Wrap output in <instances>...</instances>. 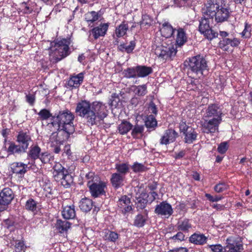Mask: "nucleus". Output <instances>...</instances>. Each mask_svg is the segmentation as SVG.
Returning <instances> with one entry per match:
<instances>
[{
  "label": "nucleus",
  "mask_w": 252,
  "mask_h": 252,
  "mask_svg": "<svg viewBox=\"0 0 252 252\" xmlns=\"http://www.w3.org/2000/svg\"><path fill=\"white\" fill-rule=\"evenodd\" d=\"M23 6L24 7L23 8V12L25 14H29L31 13L32 11V9L27 5V3L24 2L22 3Z\"/></svg>",
  "instance_id": "nucleus-63"
},
{
  "label": "nucleus",
  "mask_w": 252,
  "mask_h": 252,
  "mask_svg": "<svg viewBox=\"0 0 252 252\" xmlns=\"http://www.w3.org/2000/svg\"><path fill=\"white\" fill-rule=\"evenodd\" d=\"M8 153V155H13L15 154H21L22 153H25L26 152L25 149H23L20 145H16L13 142H10L7 149H6V146H4L3 148Z\"/></svg>",
  "instance_id": "nucleus-22"
},
{
  "label": "nucleus",
  "mask_w": 252,
  "mask_h": 252,
  "mask_svg": "<svg viewBox=\"0 0 252 252\" xmlns=\"http://www.w3.org/2000/svg\"><path fill=\"white\" fill-rule=\"evenodd\" d=\"M205 196L209 201L212 202L220 201L223 198L222 196L217 195L213 196L209 193H206Z\"/></svg>",
  "instance_id": "nucleus-51"
},
{
  "label": "nucleus",
  "mask_w": 252,
  "mask_h": 252,
  "mask_svg": "<svg viewBox=\"0 0 252 252\" xmlns=\"http://www.w3.org/2000/svg\"><path fill=\"white\" fill-rule=\"evenodd\" d=\"M75 112L84 119L89 126L101 124L108 114L106 104L98 101L90 102L86 100L77 103Z\"/></svg>",
  "instance_id": "nucleus-2"
},
{
  "label": "nucleus",
  "mask_w": 252,
  "mask_h": 252,
  "mask_svg": "<svg viewBox=\"0 0 252 252\" xmlns=\"http://www.w3.org/2000/svg\"><path fill=\"white\" fill-rule=\"evenodd\" d=\"M100 16L99 12L94 11L88 12L84 15L85 21L88 23L91 24L98 20Z\"/></svg>",
  "instance_id": "nucleus-32"
},
{
  "label": "nucleus",
  "mask_w": 252,
  "mask_h": 252,
  "mask_svg": "<svg viewBox=\"0 0 252 252\" xmlns=\"http://www.w3.org/2000/svg\"><path fill=\"white\" fill-rule=\"evenodd\" d=\"M227 189V186L223 183L217 184L214 188L215 191L217 193L222 192Z\"/></svg>",
  "instance_id": "nucleus-50"
},
{
  "label": "nucleus",
  "mask_w": 252,
  "mask_h": 252,
  "mask_svg": "<svg viewBox=\"0 0 252 252\" xmlns=\"http://www.w3.org/2000/svg\"><path fill=\"white\" fill-rule=\"evenodd\" d=\"M109 23L100 24L98 26L92 29L90 32L95 39H98L100 36H104L108 29Z\"/></svg>",
  "instance_id": "nucleus-17"
},
{
  "label": "nucleus",
  "mask_w": 252,
  "mask_h": 252,
  "mask_svg": "<svg viewBox=\"0 0 252 252\" xmlns=\"http://www.w3.org/2000/svg\"><path fill=\"white\" fill-rule=\"evenodd\" d=\"M133 125L129 122L123 121L118 126L119 133L121 135H125L132 129Z\"/></svg>",
  "instance_id": "nucleus-28"
},
{
  "label": "nucleus",
  "mask_w": 252,
  "mask_h": 252,
  "mask_svg": "<svg viewBox=\"0 0 252 252\" xmlns=\"http://www.w3.org/2000/svg\"><path fill=\"white\" fill-rule=\"evenodd\" d=\"M146 217L141 214L137 215L135 217L134 225L138 227H143L146 222Z\"/></svg>",
  "instance_id": "nucleus-42"
},
{
  "label": "nucleus",
  "mask_w": 252,
  "mask_h": 252,
  "mask_svg": "<svg viewBox=\"0 0 252 252\" xmlns=\"http://www.w3.org/2000/svg\"><path fill=\"white\" fill-rule=\"evenodd\" d=\"M207 237L203 234L194 233L189 238V241L196 245H202L206 243Z\"/></svg>",
  "instance_id": "nucleus-25"
},
{
  "label": "nucleus",
  "mask_w": 252,
  "mask_h": 252,
  "mask_svg": "<svg viewBox=\"0 0 252 252\" xmlns=\"http://www.w3.org/2000/svg\"><path fill=\"white\" fill-rule=\"evenodd\" d=\"M115 169L118 173H120L125 177L126 175L129 172V167L128 163H117L115 165Z\"/></svg>",
  "instance_id": "nucleus-37"
},
{
  "label": "nucleus",
  "mask_w": 252,
  "mask_h": 252,
  "mask_svg": "<svg viewBox=\"0 0 252 252\" xmlns=\"http://www.w3.org/2000/svg\"><path fill=\"white\" fill-rule=\"evenodd\" d=\"M136 70L137 75L139 77H145L152 72V68L146 66H137Z\"/></svg>",
  "instance_id": "nucleus-34"
},
{
  "label": "nucleus",
  "mask_w": 252,
  "mask_h": 252,
  "mask_svg": "<svg viewBox=\"0 0 252 252\" xmlns=\"http://www.w3.org/2000/svg\"><path fill=\"white\" fill-rule=\"evenodd\" d=\"M241 35L244 38H249L251 36V26L247 23L245 24V29L241 32Z\"/></svg>",
  "instance_id": "nucleus-52"
},
{
  "label": "nucleus",
  "mask_w": 252,
  "mask_h": 252,
  "mask_svg": "<svg viewBox=\"0 0 252 252\" xmlns=\"http://www.w3.org/2000/svg\"><path fill=\"white\" fill-rule=\"evenodd\" d=\"M213 22V19L206 16H203L199 21V31L209 40H212L218 36V33L212 29L210 25Z\"/></svg>",
  "instance_id": "nucleus-9"
},
{
  "label": "nucleus",
  "mask_w": 252,
  "mask_h": 252,
  "mask_svg": "<svg viewBox=\"0 0 252 252\" xmlns=\"http://www.w3.org/2000/svg\"><path fill=\"white\" fill-rule=\"evenodd\" d=\"M177 34L176 36V43L174 45L175 48L177 49V47H181L187 41V35L186 31L182 28H179L176 30Z\"/></svg>",
  "instance_id": "nucleus-19"
},
{
  "label": "nucleus",
  "mask_w": 252,
  "mask_h": 252,
  "mask_svg": "<svg viewBox=\"0 0 252 252\" xmlns=\"http://www.w3.org/2000/svg\"><path fill=\"white\" fill-rule=\"evenodd\" d=\"M28 165L22 162H14L11 165V171L13 173L18 175L19 177L24 176L27 172V168Z\"/></svg>",
  "instance_id": "nucleus-20"
},
{
  "label": "nucleus",
  "mask_w": 252,
  "mask_h": 252,
  "mask_svg": "<svg viewBox=\"0 0 252 252\" xmlns=\"http://www.w3.org/2000/svg\"><path fill=\"white\" fill-rule=\"evenodd\" d=\"M182 1L185 5L189 7L195 5L197 2V0H182Z\"/></svg>",
  "instance_id": "nucleus-59"
},
{
  "label": "nucleus",
  "mask_w": 252,
  "mask_h": 252,
  "mask_svg": "<svg viewBox=\"0 0 252 252\" xmlns=\"http://www.w3.org/2000/svg\"><path fill=\"white\" fill-rule=\"evenodd\" d=\"M178 137V133L175 130L171 128L168 129L164 131L161 137L159 143L161 145H167L175 141Z\"/></svg>",
  "instance_id": "nucleus-14"
},
{
  "label": "nucleus",
  "mask_w": 252,
  "mask_h": 252,
  "mask_svg": "<svg viewBox=\"0 0 252 252\" xmlns=\"http://www.w3.org/2000/svg\"><path fill=\"white\" fill-rule=\"evenodd\" d=\"M15 248L16 252H21L25 251L26 247L23 241H19L16 243Z\"/></svg>",
  "instance_id": "nucleus-56"
},
{
  "label": "nucleus",
  "mask_w": 252,
  "mask_h": 252,
  "mask_svg": "<svg viewBox=\"0 0 252 252\" xmlns=\"http://www.w3.org/2000/svg\"><path fill=\"white\" fill-rule=\"evenodd\" d=\"M152 22V20L151 18L149 15L145 14L142 16L141 25L142 26H150Z\"/></svg>",
  "instance_id": "nucleus-54"
},
{
  "label": "nucleus",
  "mask_w": 252,
  "mask_h": 252,
  "mask_svg": "<svg viewBox=\"0 0 252 252\" xmlns=\"http://www.w3.org/2000/svg\"><path fill=\"white\" fill-rule=\"evenodd\" d=\"M145 125L148 128H155L157 126V121L153 115H150L147 118Z\"/></svg>",
  "instance_id": "nucleus-46"
},
{
  "label": "nucleus",
  "mask_w": 252,
  "mask_h": 252,
  "mask_svg": "<svg viewBox=\"0 0 252 252\" xmlns=\"http://www.w3.org/2000/svg\"><path fill=\"white\" fill-rule=\"evenodd\" d=\"M68 171L67 170L61 173H56L53 174V176L55 180L58 181H61L66 175H68Z\"/></svg>",
  "instance_id": "nucleus-57"
},
{
  "label": "nucleus",
  "mask_w": 252,
  "mask_h": 252,
  "mask_svg": "<svg viewBox=\"0 0 252 252\" xmlns=\"http://www.w3.org/2000/svg\"><path fill=\"white\" fill-rule=\"evenodd\" d=\"M176 30L169 23L164 22L162 25L160 32L162 36L167 38L172 36Z\"/></svg>",
  "instance_id": "nucleus-24"
},
{
  "label": "nucleus",
  "mask_w": 252,
  "mask_h": 252,
  "mask_svg": "<svg viewBox=\"0 0 252 252\" xmlns=\"http://www.w3.org/2000/svg\"><path fill=\"white\" fill-rule=\"evenodd\" d=\"M136 46V42L135 40H132L129 42L128 45L125 43L121 44L118 46V50L122 52H126L127 53H132L134 49Z\"/></svg>",
  "instance_id": "nucleus-33"
},
{
  "label": "nucleus",
  "mask_w": 252,
  "mask_h": 252,
  "mask_svg": "<svg viewBox=\"0 0 252 252\" xmlns=\"http://www.w3.org/2000/svg\"><path fill=\"white\" fill-rule=\"evenodd\" d=\"M117 206L123 214L129 212L132 210L130 199L126 195L122 196L119 199L117 202Z\"/></svg>",
  "instance_id": "nucleus-15"
},
{
  "label": "nucleus",
  "mask_w": 252,
  "mask_h": 252,
  "mask_svg": "<svg viewBox=\"0 0 252 252\" xmlns=\"http://www.w3.org/2000/svg\"><path fill=\"white\" fill-rule=\"evenodd\" d=\"M41 120H46L52 116V114L49 110L46 109L41 110L38 113Z\"/></svg>",
  "instance_id": "nucleus-48"
},
{
  "label": "nucleus",
  "mask_w": 252,
  "mask_h": 252,
  "mask_svg": "<svg viewBox=\"0 0 252 252\" xmlns=\"http://www.w3.org/2000/svg\"><path fill=\"white\" fill-rule=\"evenodd\" d=\"M16 141L23 149L27 151L30 142L32 141V138L29 132L20 131L17 136Z\"/></svg>",
  "instance_id": "nucleus-16"
},
{
  "label": "nucleus",
  "mask_w": 252,
  "mask_h": 252,
  "mask_svg": "<svg viewBox=\"0 0 252 252\" xmlns=\"http://www.w3.org/2000/svg\"><path fill=\"white\" fill-rule=\"evenodd\" d=\"M228 144L226 142L221 143L218 147V151L221 154H224L228 150Z\"/></svg>",
  "instance_id": "nucleus-53"
},
{
  "label": "nucleus",
  "mask_w": 252,
  "mask_h": 252,
  "mask_svg": "<svg viewBox=\"0 0 252 252\" xmlns=\"http://www.w3.org/2000/svg\"><path fill=\"white\" fill-rule=\"evenodd\" d=\"M128 29L127 24L123 22L115 30V35L117 37H121L124 36Z\"/></svg>",
  "instance_id": "nucleus-36"
},
{
  "label": "nucleus",
  "mask_w": 252,
  "mask_h": 252,
  "mask_svg": "<svg viewBox=\"0 0 252 252\" xmlns=\"http://www.w3.org/2000/svg\"><path fill=\"white\" fill-rule=\"evenodd\" d=\"M147 85L144 84L139 86H132L130 88V90L134 93L135 95L141 97L144 96L147 94Z\"/></svg>",
  "instance_id": "nucleus-26"
},
{
  "label": "nucleus",
  "mask_w": 252,
  "mask_h": 252,
  "mask_svg": "<svg viewBox=\"0 0 252 252\" xmlns=\"http://www.w3.org/2000/svg\"><path fill=\"white\" fill-rule=\"evenodd\" d=\"M119 238V235L117 233L114 231H107L105 232L104 239L110 242H115Z\"/></svg>",
  "instance_id": "nucleus-41"
},
{
  "label": "nucleus",
  "mask_w": 252,
  "mask_h": 252,
  "mask_svg": "<svg viewBox=\"0 0 252 252\" xmlns=\"http://www.w3.org/2000/svg\"><path fill=\"white\" fill-rule=\"evenodd\" d=\"M25 208L27 210L34 212L36 211L37 202L33 199L30 198L26 201Z\"/></svg>",
  "instance_id": "nucleus-43"
},
{
  "label": "nucleus",
  "mask_w": 252,
  "mask_h": 252,
  "mask_svg": "<svg viewBox=\"0 0 252 252\" xmlns=\"http://www.w3.org/2000/svg\"><path fill=\"white\" fill-rule=\"evenodd\" d=\"M144 126L136 125L132 128L131 135L134 138H136L139 135H141L144 131Z\"/></svg>",
  "instance_id": "nucleus-45"
},
{
  "label": "nucleus",
  "mask_w": 252,
  "mask_h": 252,
  "mask_svg": "<svg viewBox=\"0 0 252 252\" xmlns=\"http://www.w3.org/2000/svg\"><path fill=\"white\" fill-rule=\"evenodd\" d=\"M41 148L37 145L30 147L28 155L31 159L35 160L39 158L41 155Z\"/></svg>",
  "instance_id": "nucleus-29"
},
{
  "label": "nucleus",
  "mask_w": 252,
  "mask_h": 252,
  "mask_svg": "<svg viewBox=\"0 0 252 252\" xmlns=\"http://www.w3.org/2000/svg\"><path fill=\"white\" fill-rule=\"evenodd\" d=\"M26 100L31 105H33L35 101V96L33 94L27 95Z\"/></svg>",
  "instance_id": "nucleus-61"
},
{
  "label": "nucleus",
  "mask_w": 252,
  "mask_h": 252,
  "mask_svg": "<svg viewBox=\"0 0 252 252\" xmlns=\"http://www.w3.org/2000/svg\"><path fill=\"white\" fill-rule=\"evenodd\" d=\"M131 169L134 173H142L147 170L148 168L145 164L138 162H135L131 166Z\"/></svg>",
  "instance_id": "nucleus-38"
},
{
  "label": "nucleus",
  "mask_w": 252,
  "mask_h": 252,
  "mask_svg": "<svg viewBox=\"0 0 252 252\" xmlns=\"http://www.w3.org/2000/svg\"><path fill=\"white\" fill-rule=\"evenodd\" d=\"M158 196V194L156 192L152 191L149 193V195L147 194V198H148L149 202L151 203L156 199Z\"/></svg>",
  "instance_id": "nucleus-58"
},
{
  "label": "nucleus",
  "mask_w": 252,
  "mask_h": 252,
  "mask_svg": "<svg viewBox=\"0 0 252 252\" xmlns=\"http://www.w3.org/2000/svg\"><path fill=\"white\" fill-rule=\"evenodd\" d=\"M84 80V74L80 73L76 75L71 76L66 83V87L70 89L79 87Z\"/></svg>",
  "instance_id": "nucleus-18"
},
{
  "label": "nucleus",
  "mask_w": 252,
  "mask_h": 252,
  "mask_svg": "<svg viewBox=\"0 0 252 252\" xmlns=\"http://www.w3.org/2000/svg\"><path fill=\"white\" fill-rule=\"evenodd\" d=\"M86 178L88 180L87 186L93 197L96 198L105 193L106 183L101 181H97V178L94 176V173H87L86 175Z\"/></svg>",
  "instance_id": "nucleus-7"
},
{
  "label": "nucleus",
  "mask_w": 252,
  "mask_h": 252,
  "mask_svg": "<svg viewBox=\"0 0 252 252\" xmlns=\"http://www.w3.org/2000/svg\"><path fill=\"white\" fill-rule=\"evenodd\" d=\"M223 115L220 106L216 104L209 105L203 114L204 122L201 125L202 131L208 134L218 131Z\"/></svg>",
  "instance_id": "nucleus-4"
},
{
  "label": "nucleus",
  "mask_w": 252,
  "mask_h": 252,
  "mask_svg": "<svg viewBox=\"0 0 252 252\" xmlns=\"http://www.w3.org/2000/svg\"><path fill=\"white\" fill-rule=\"evenodd\" d=\"M65 171H67L63 166L61 164L59 163H56L54 167V171L53 172V174L58 173H61L63 172H64Z\"/></svg>",
  "instance_id": "nucleus-55"
},
{
  "label": "nucleus",
  "mask_w": 252,
  "mask_h": 252,
  "mask_svg": "<svg viewBox=\"0 0 252 252\" xmlns=\"http://www.w3.org/2000/svg\"><path fill=\"white\" fill-rule=\"evenodd\" d=\"M120 103V98L118 94H112L109 101V104L112 108H117Z\"/></svg>",
  "instance_id": "nucleus-40"
},
{
  "label": "nucleus",
  "mask_w": 252,
  "mask_h": 252,
  "mask_svg": "<svg viewBox=\"0 0 252 252\" xmlns=\"http://www.w3.org/2000/svg\"><path fill=\"white\" fill-rule=\"evenodd\" d=\"M123 74L127 78H136L137 76L136 67H128L125 69Z\"/></svg>",
  "instance_id": "nucleus-39"
},
{
  "label": "nucleus",
  "mask_w": 252,
  "mask_h": 252,
  "mask_svg": "<svg viewBox=\"0 0 252 252\" xmlns=\"http://www.w3.org/2000/svg\"><path fill=\"white\" fill-rule=\"evenodd\" d=\"M203 16L211 18L215 17L217 22H223L228 19L231 11L228 4L223 0H208L202 8Z\"/></svg>",
  "instance_id": "nucleus-3"
},
{
  "label": "nucleus",
  "mask_w": 252,
  "mask_h": 252,
  "mask_svg": "<svg viewBox=\"0 0 252 252\" xmlns=\"http://www.w3.org/2000/svg\"><path fill=\"white\" fill-rule=\"evenodd\" d=\"M71 223L66 220H58L55 224L56 229L60 232L63 233L66 231L70 228Z\"/></svg>",
  "instance_id": "nucleus-31"
},
{
  "label": "nucleus",
  "mask_w": 252,
  "mask_h": 252,
  "mask_svg": "<svg viewBox=\"0 0 252 252\" xmlns=\"http://www.w3.org/2000/svg\"><path fill=\"white\" fill-rule=\"evenodd\" d=\"M71 43L70 38H63L51 43L49 55L51 60L58 62L70 54L69 46Z\"/></svg>",
  "instance_id": "nucleus-6"
},
{
  "label": "nucleus",
  "mask_w": 252,
  "mask_h": 252,
  "mask_svg": "<svg viewBox=\"0 0 252 252\" xmlns=\"http://www.w3.org/2000/svg\"><path fill=\"white\" fill-rule=\"evenodd\" d=\"M181 132L184 135V141L186 143H192L197 139L198 133L193 127L188 126L185 122L181 121L179 125Z\"/></svg>",
  "instance_id": "nucleus-10"
},
{
  "label": "nucleus",
  "mask_w": 252,
  "mask_h": 252,
  "mask_svg": "<svg viewBox=\"0 0 252 252\" xmlns=\"http://www.w3.org/2000/svg\"><path fill=\"white\" fill-rule=\"evenodd\" d=\"M167 252H188V250L185 248L181 247L175 250H170Z\"/></svg>",
  "instance_id": "nucleus-64"
},
{
  "label": "nucleus",
  "mask_w": 252,
  "mask_h": 252,
  "mask_svg": "<svg viewBox=\"0 0 252 252\" xmlns=\"http://www.w3.org/2000/svg\"><path fill=\"white\" fill-rule=\"evenodd\" d=\"M73 180L72 176L68 174L66 175L61 180V183L63 186L65 188H69L73 183Z\"/></svg>",
  "instance_id": "nucleus-44"
},
{
  "label": "nucleus",
  "mask_w": 252,
  "mask_h": 252,
  "mask_svg": "<svg viewBox=\"0 0 252 252\" xmlns=\"http://www.w3.org/2000/svg\"><path fill=\"white\" fill-rule=\"evenodd\" d=\"M185 235L181 232H178L175 235L172 237V239L174 240H178L180 241L184 240Z\"/></svg>",
  "instance_id": "nucleus-60"
},
{
  "label": "nucleus",
  "mask_w": 252,
  "mask_h": 252,
  "mask_svg": "<svg viewBox=\"0 0 252 252\" xmlns=\"http://www.w3.org/2000/svg\"><path fill=\"white\" fill-rule=\"evenodd\" d=\"M63 217L66 220L73 219L76 216L75 206H66L63 208L62 211Z\"/></svg>",
  "instance_id": "nucleus-23"
},
{
  "label": "nucleus",
  "mask_w": 252,
  "mask_h": 252,
  "mask_svg": "<svg viewBox=\"0 0 252 252\" xmlns=\"http://www.w3.org/2000/svg\"><path fill=\"white\" fill-rule=\"evenodd\" d=\"M191 227L192 225L190 220L187 219L179 220L177 224L178 229L185 232H188Z\"/></svg>",
  "instance_id": "nucleus-30"
},
{
  "label": "nucleus",
  "mask_w": 252,
  "mask_h": 252,
  "mask_svg": "<svg viewBox=\"0 0 252 252\" xmlns=\"http://www.w3.org/2000/svg\"><path fill=\"white\" fill-rule=\"evenodd\" d=\"M149 111L154 114H157V108L156 105L153 102L150 104V106L149 107Z\"/></svg>",
  "instance_id": "nucleus-62"
},
{
  "label": "nucleus",
  "mask_w": 252,
  "mask_h": 252,
  "mask_svg": "<svg viewBox=\"0 0 252 252\" xmlns=\"http://www.w3.org/2000/svg\"><path fill=\"white\" fill-rule=\"evenodd\" d=\"M39 158L43 163H49L51 161L53 160L54 157L47 152L42 153Z\"/></svg>",
  "instance_id": "nucleus-47"
},
{
  "label": "nucleus",
  "mask_w": 252,
  "mask_h": 252,
  "mask_svg": "<svg viewBox=\"0 0 252 252\" xmlns=\"http://www.w3.org/2000/svg\"><path fill=\"white\" fill-rule=\"evenodd\" d=\"M188 74L193 78L200 79L204 73L209 70L207 62L205 58L200 55L189 58L185 62Z\"/></svg>",
  "instance_id": "nucleus-5"
},
{
  "label": "nucleus",
  "mask_w": 252,
  "mask_h": 252,
  "mask_svg": "<svg viewBox=\"0 0 252 252\" xmlns=\"http://www.w3.org/2000/svg\"><path fill=\"white\" fill-rule=\"evenodd\" d=\"M152 50L154 51L155 55L163 61L173 60L177 53V49L174 45L169 44L167 46L163 44L157 45L154 44L152 46Z\"/></svg>",
  "instance_id": "nucleus-8"
},
{
  "label": "nucleus",
  "mask_w": 252,
  "mask_h": 252,
  "mask_svg": "<svg viewBox=\"0 0 252 252\" xmlns=\"http://www.w3.org/2000/svg\"><path fill=\"white\" fill-rule=\"evenodd\" d=\"M14 198L12 189L9 188H4L0 192V211L4 210Z\"/></svg>",
  "instance_id": "nucleus-11"
},
{
  "label": "nucleus",
  "mask_w": 252,
  "mask_h": 252,
  "mask_svg": "<svg viewBox=\"0 0 252 252\" xmlns=\"http://www.w3.org/2000/svg\"><path fill=\"white\" fill-rule=\"evenodd\" d=\"M225 248L226 252H242L243 245L238 239L234 237H229L226 240Z\"/></svg>",
  "instance_id": "nucleus-12"
},
{
  "label": "nucleus",
  "mask_w": 252,
  "mask_h": 252,
  "mask_svg": "<svg viewBox=\"0 0 252 252\" xmlns=\"http://www.w3.org/2000/svg\"><path fill=\"white\" fill-rule=\"evenodd\" d=\"M155 212L158 215L168 218L173 213L171 205L166 201H162L156 205Z\"/></svg>",
  "instance_id": "nucleus-13"
},
{
  "label": "nucleus",
  "mask_w": 252,
  "mask_h": 252,
  "mask_svg": "<svg viewBox=\"0 0 252 252\" xmlns=\"http://www.w3.org/2000/svg\"><path fill=\"white\" fill-rule=\"evenodd\" d=\"M74 119V115L67 110L60 111L52 117L51 124L59 131L58 133H53L50 137V145L55 153L60 152V146L63 144V141L67 140L75 131Z\"/></svg>",
  "instance_id": "nucleus-1"
},
{
  "label": "nucleus",
  "mask_w": 252,
  "mask_h": 252,
  "mask_svg": "<svg viewBox=\"0 0 252 252\" xmlns=\"http://www.w3.org/2000/svg\"><path fill=\"white\" fill-rule=\"evenodd\" d=\"M93 203L91 199L84 198H82L79 202V208L83 212H89L92 208Z\"/></svg>",
  "instance_id": "nucleus-27"
},
{
  "label": "nucleus",
  "mask_w": 252,
  "mask_h": 252,
  "mask_svg": "<svg viewBox=\"0 0 252 252\" xmlns=\"http://www.w3.org/2000/svg\"><path fill=\"white\" fill-rule=\"evenodd\" d=\"M209 248L213 252H226V249L220 244L211 245Z\"/></svg>",
  "instance_id": "nucleus-49"
},
{
  "label": "nucleus",
  "mask_w": 252,
  "mask_h": 252,
  "mask_svg": "<svg viewBox=\"0 0 252 252\" xmlns=\"http://www.w3.org/2000/svg\"><path fill=\"white\" fill-rule=\"evenodd\" d=\"M125 179V177L124 175L120 173H114L111 175L110 181L114 188L118 189L123 186Z\"/></svg>",
  "instance_id": "nucleus-21"
},
{
  "label": "nucleus",
  "mask_w": 252,
  "mask_h": 252,
  "mask_svg": "<svg viewBox=\"0 0 252 252\" xmlns=\"http://www.w3.org/2000/svg\"><path fill=\"white\" fill-rule=\"evenodd\" d=\"M147 198V193L146 192H142L139 196L136 197V204L138 208L142 209L146 207L147 202H149Z\"/></svg>",
  "instance_id": "nucleus-35"
}]
</instances>
